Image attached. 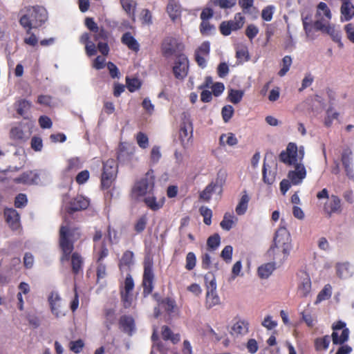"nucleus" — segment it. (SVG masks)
I'll return each mask as SVG.
<instances>
[{
	"mask_svg": "<svg viewBox=\"0 0 354 354\" xmlns=\"http://www.w3.org/2000/svg\"><path fill=\"white\" fill-rule=\"evenodd\" d=\"M291 237L288 230L280 227L275 232L273 243L267 252L270 258L282 263L289 255L291 250Z\"/></svg>",
	"mask_w": 354,
	"mask_h": 354,
	"instance_id": "nucleus-1",
	"label": "nucleus"
},
{
	"mask_svg": "<svg viewBox=\"0 0 354 354\" xmlns=\"http://www.w3.org/2000/svg\"><path fill=\"white\" fill-rule=\"evenodd\" d=\"M19 23L25 28L26 33L29 34L32 28L40 27L48 19L46 10L42 6H32L25 8L21 10Z\"/></svg>",
	"mask_w": 354,
	"mask_h": 354,
	"instance_id": "nucleus-2",
	"label": "nucleus"
},
{
	"mask_svg": "<svg viewBox=\"0 0 354 354\" xmlns=\"http://www.w3.org/2000/svg\"><path fill=\"white\" fill-rule=\"evenodd\" d=\"M316 20L314 21V28L316 31H321L330 35H334L335 26L330 24L332 13L328 5L324 2L318 3L315 13Z\"/></svg>",
	"mask_w": 354,
	"mask_h": 354,
	"instance_id": "nucleus-3",
	"label": "nucleus"
},
{
	"mask_svg": "<svg viewBox=\"0 0 354 354\" xmlns=\"http://www.w3.org/2000/svg\"><path fill=\"white\" fill-rule=\"evenodd\" d=\"M118 166L115 160L110 158L103 162L102 172L100 179L102 189H109L116 178Z\"/></svg>",
	"mask_w": 354,
	"mask_h": 354,
	"instance_id": "nucleus-4",
	"label": "nucleus"
},
{
	"mask_svg": "<svg viewBox=\"0 0 354 354\" xmlns=\"http://www.w3.org/2000/svg\"><path fill=\"white\" fill-rule=\"evenodd\" d=\"M153 261L151 259H145L144 261V272L142 280L143 288L142 295L147 297L151 295L154 288L155 274L153 269Z\"/></svg>",
	"mask_w": 354,
	"mask_h": 354,
	"instance_id": "nucleus-5",
	"label": "nucleus"
},
{
	"mask_svg": "<svg viewBox=\"0 0 354 354\" xmlns=\"http://www.w3.org/2000/svg\"><path fill=\"white\" fill-rule=\"evenodd\" d=\"M160 48L162 56L166 58L172 56L177 58L179 55H184L182 53L184 50L183 44L173 37H165L161 43Z\"/></svg>",
	"mask_w": 354,
	"mask_h": 354,
	"instance_id": "nucleus-6",
	"label": "nucleus"
},
{
	"mask_svg": "<svg viewBox=\"0 0 354 354\" xmlns=\"http://www.w3.org/2000/svg\"><path fill=\"white\" fill-rule=\"evenodd\" d=\"M153 187L154 178L147 174L145 178L135 183L131 189V197L136 201H139L140 198L145 196L147 194H151Z\"/></svg>",
	"mask_w": 354,
	"mask_h": 354,
	"instance_id": "nucleus-7",
	"label": "nucleus"
},
{
	"mask_svg": "<svg viewBox=\"0 0 354 354\" xmlns=\"http://www.w3.org/2000/svg\"><path fill=\"white\" fill-rule=\"evenodd\" d=\"M135 283L132 276L127 274L124 281L123 286L120 288V295L122 306L124 308H129L132 305L133 290Z\"/></svg>",
	"mask_w": 354,
	"mask_h": 354,
	"instance_id": "nucleus-8",
	"label": "nucleus"
},
{
	"mask_svg": "<svg viewBox=\"0 0 354 354\" xmlns=\"http://www.w3.org/2000/svg\"><path fill=\"white\" fill-rule=\"evenodd\" d=\"M245 17L241 12L235 14L234 19L224 21L219 26L221 33L224 36H228L232 31L240 30L245 24Z\"/></svg>",
	"mask_w": 354,
	"mask_h": 354,
	"instance_id": "nucleus-9",
	"label": "nucleus"
},
{
	"mask_svg": "<svg viewBox=\"0 0 354 354\" xmlns=\"http://www.w3.org/2000/svg\"><path fill=\"white\" fill-rule=\"evenodd\" d=\"M333 333L331 339L333 344L342 345L348 341L349 337V329L346 328V323L342 321H337L332 325Z\"/></svg>",
	"mask_w": 354,
	"mask_h": 354,
	"instance_id": "nucleus-10",
	"label": "nucleus"
},
{
	"mask_svg": "<svg viewBox=\"0 0 354 354\" xmlns=\"http://www.w3.org/2000/svg\"><path fill=\"white\" fill-rule=\"evenodd\" d=\"M192 122L188 114L183 113L179 131V139L184 148L188 145L189 140L192 138Z\"/></svg>",
	"mask_w": 354,
	"mask_h": 354,
	"instance_id": "nucleus-11",
	"label": "nucleus"
},
{
	"mask_svg": "<svg viewBox=\"0 0 354 354\" xmlns=\"http://www.w3.org/2000/svg\"><path fill=\"white\" fill-rule=\"evenodd\" d=\"M226 174L221 171L217 173V176L215 182L210 183L200 193V199L209 202L212 198V195L217 187L221 189L223 185L225 183Z\"/></svg>",
	"mask_w": 354,
	"mask_h": 354,
	"instance_id": "nucleus-12",
	"label": "nucleus"
},
{
	"mask_svg": "<svg viewBox=\"0 0 354 354\" xmlns=\"http://www.w3.org/2000/svg\"><path fill=\"white\" fill-rule=\"evenodd\" d=\"M69 254V253H68ZM68 261L70 263L71 272L75 277H82L84 266V258L77 252H72L68 255Z\"/></svg>",
	"mask_w": 354,
	"mask_h": 354,
	"instance_id": "nucleus-13",
	"label": "nucleus"
},
{
	"mask_svg": "<svg viewBox=\"0 0 354 354\" xmlns=\"http://www.w3.org/2000/svg\"><path fill=\"white\" fill-rule=\"evenodd\" d=\"M189 71V60L185 55H179L175 61L173 73L176 79L184 80Z\"/></svg>",
	"mask_w": 354,
	"mask_h": 354,
	"instance_id": "nucleus-14",
	"label": "nucleus"
},
{
	"mask_svg": "<svg viewBox=\"0 0 354 354\" xmlns=\"http://www.w3.org/2000/svg\"><path fill=\"white\" fill-rule=\"evenodd\" d=\"M281 162L288 165L297 163V146L295 143L290 142L286 151H282L279 155Z\"/></svg>",
	"mask_w": 354,
	"mask_h": 354,
	"instance_id": "nucleus-15",
	"label": "nucleus"
},
{
	"mask_svg": "<svg viewBox=\"0 0 354 354\" xmlns=\"http://www.w3.org/2000/svg\"><path fill=\"white\" fill-rule=\"evenodd\" d=\"M216 283L215 280H212L207 286V291L205 297V307L210 309L220 304V298L216 293Z\"/></svg>",
	"mask_w": 354,
	"mask_h": 354,
	"instance_id": "nucleus-16",
	"label": "nucleus"
},
{
	"mask_svg": "<svg viewBox=\"0 0 354 354\" xmlns=\"http://www.w3.org/2000/svg\"><path fill=\"white\" fill-rule=\"evenodd\" d=\"M46 176L44 172L39 174L37 171H28L22 174L19 177L15 178L14 181L16 183H21L25 185H38L41 183L40 176Z\"/></svg>",
	"mask_w": 354,
	"mask_h": 354,
	"instance_id": "nucleus-17",
	"label": "nucleus"
},
{
	"mask_svg": "<svg viewBox=\"0 0 354 354\" xmlns=\"http://www.w3.org/2000/svg\"><path fill=\"white\" fill-rule=\"evenodd\" d=\"M306 176V168L304 165L299 163H296L295 165V170H291L288 174V178L293 185L301 184Z\"/></svg>",
	"mask_w": 354,
	"mask_h": 354,
	"instance_id": "nucleus-18",
	"label": "nucleus"
},
{
	"mask_svg": "<svg viewBox=\"0 0 354 354\" xmlns=\"http://www.w3.org/2000/svg\"><path fill=\"white\" fill-rule=\"evenodd\" d=\"M90 201L82 196H77L68 203V214L87 209Z\"/></svg>",
	"mask_w": 354,
	"mask_h": 354,
	"instance_id": "nucleus-19",
	"label": "nucleus"
},
{
	"mask_svg": "<svg viewBox=\"0 0 354 354\" xmlns=\"http://www.w3.org/2000/svg\"><path fill=\"white\" fill-rule=\"evenodd\" d=\"M340 6V21L342 22L348 21L354 17V4L353 0H339Z\"/></svg>",
	"mask_w": 354,
	"mask_h": 354,
	"instance_id": "nucleus-20",
	"label": "nucleus"
},
{
	"mask_svg": "<svg viewBox=\"0 0 354 354\" xmlns=\"http://www.w3.org/2000/svg\"><path fill=\"white\" fill-rule=\"evenodd\" d=\"M4 215L6 222L13 230H17L20 226V216L17 211L15 209H6L4 211Z\"/></svg>",
	"mask_w": 354,
	"mask_h": 354,
	"instance_id": "nucleus-21",
	"label": "nucleus"
},
{
	"mask_svg": "<svg viewBox=\"0 0 354 354\" xmlns=\"http://www.w3.org/2000/svg\"><path fill=\"white\" fill-rule=\"evenodd\" d=\"M235 322L232 326L231 334L236 335H244L248 333L249 323L245 319L235 318Z\"/></svg>",
	"mask_w": 354,
	"mask_h": 354,
	"instance_id": "nucleus-22",
	"label": "nucleus"
},
{
	"mask_svg": "<svg viewBox=\"0 0 354 354\" xmlns=\"http://www.w3.org/2000/svg\"><path fill=\"white\" fill-rule=\"evenodd\" d=\"M109 253L106 242L103 241L100 245H94L93 257L95 263L104 262V259L108 257Z\"/></svg>",
	"mask_w": 354,
	"mask_h": 354,
	"instance_id": "nucleus-23",
	"label": "nucleus"
},
{
	"mask_svg": "<svg viewBox=\"0 0 354 354\" xmlns=\"http://www.w3.org/2000/svg\"><path fill=\"white\" fill-rule=\"evenodd\" d=\"M81 236V230L79 227L68 225V253H71L73 251V243L80 239Z\"/></svg>",
	"mask_w": 354,
	"mask_h": 354,
	"instance_id": "nucleus-24",
	"label": "nucleus"
},
{
	"mask_svg": "<svg viewBox=\"0 0 354 354\" xmlns=\"http://www.w3.org/2000/svg\"><path fill=\"white\" fill-rule=\"evenodd\" d=\"M143 201L149 209L156 212L163 207L165 203V198L162 197V198L157 201L156 197H155L153 195L149 194V196L144 198Z\"/></svg>",
	"mask_w": 354,
	"mask_h": 354,
	"instance_id": "nucleus-25",
	"label": "nucleus"
},
{
	"mask_svg": "<svg viewBox=\"0 0 354 354\" xmlns=\"http://www.w3.org/2000/svg\"><path fill=\"white\" fill-rule=\"evenodd\" d=\"M90 39L91 35L87 32L82 34L80 37V41L85 45L86 53L88 57L93 56L97 53L95 44Z\"/></svg>",
	"mask_w": 354,
	"mask_h": 354,
	"instance_id": "nucleus-26",
	"label": "nucleus"
},
{
	"mask_svg": "<svg viewBox=\"0 0 354 354\" xmlns=\"http://www.w3.org/2000/svg\"><path fill=\"white\" fill-rule=\"evenodd\" d=\"M325 212L330 216L332 214L341 212V201L337 196L332 195L329 203L324 205Z\"/></svg>",
	"mask_w": 354,
	"mask_h": 354,
	"instance_id": "nucleus-27",
	"label": "nucleus"
},
{
	"mask_svg": "<svg viewBox=\"0 0 354 354\" xmlns=\"http://www.w3.org/2000/svg\"><path fill=\"white\" fill-rule=\"evenodd\" d=\"M121 42L127 46L129 49L136 53L138 52L140 50V44L129 32H127L122 35Z\"/></svg>",
	"mask_w": 354,
	"mask_h": 354,
	"instance_id": "nucleus-28",
	"label": "nucleus"
},
{
	"mask_svg": "<svg viewBox=\"0 0 354 354\" xmlns=\"http://www.w3.org/2000/svg\"><path fill=\"white\" fill-rule=\"evenodd\" d=\"M10 137L16 143H22L28 138L21 126L14 127L10 129Z\"/></svg>",
	"mask_w": 354,
	"mask_h": 354,
	"instance_id": "nucleus-29",
	"label": "nucleus"
},
{
	"mask_svg": "<svg viewBox=\"0 0 354 354\" xmlns=\"http://www.w3.org/2000/svg\"><path fill=\"white\" fill-rule=\"evenodd\" d=\"M119 324L120 328L129 335H131L134 329V319L127 315H123L120 318Z\"/></svg>",
	"mask_w": 354,
	"mask_h": 354,
	"instance_id": "nucleus-30",
	"label": "nucleus"
},
{
	"mask_svg": "<svg viewBox=\"0 0 354 354\" xmlns=\"http://www.w3.org/2000/svg\"><path fill=\"white\" fill-rule=\"evenodd\" d=\"M15 107L17 113L26 118L32 107V103L26 100H19L15 102Z\"/></svg>",
	"mask_w": 354,
	"mask_h": 354,
	"instance_id": "nucleus-31",
	"label": "nucleus"
},
{
	"mask_svg": "<svg viewBox=\"0 0 354 354\" xmlns=\"http://www.w3.org/2000/svg\"><path fill=\"white\" fill-rule=\"evenodd\" d=\"M249 201L250 196H248L247 192L244 190L242 192L241 199L239 201L238 205H236L235 209L236 214L241 216L243 215L246 212L248 207Z\"/></svg>",
	"mask_w": 354,
	"mask_h": 354,
	"instance_id": "nucleus-32",
	"label": "nucleus"
},
{
	"mask_svg": "<svg viewBox=\"0 0 354 354\" xmlns=\"http://www.w3.org/2000/svg\"><path fill=\"white\" fill-rule=\"evenodd\" d=\"M302 24L304 27V30L305 33L308 38H313V30L314 28V22L312 21L311 15L310 14L304 16L301 15Z\"/></svg>",
	"mask_w": 354,
	"mask_h": 354,
	"instance_id": "nucleus-33",
	"label": "nucleus"
},
{
	"mask_svg": "<svg viewBox=\"0 0 354 354\" xmlns=\"http://www.w3.org/2000/svg\"><path fill=\"white\" fill-rule=\"evenodd\" d=\"M167 12L171 19L174 21L180 15V6L175 0H169L167 6Z\"/></svg>",
	"mask_w": 354,
	"mask_h": 354,
	"instance_id": "nucleus-34",
	"label": "nucleus"
},
{
	"mask_svg": "<svg viewBox=\"0 0 354 354\" xmlns=\"http://www.w3.org/2000/svg\"><path fill=\"white\" fill-rule=\"evenodd\" d=\"M311 290V281L308 275L306 274L305 277L301 281L298 286V294L303 297H306Z\"/></svg>",
	"mask_w": 354,
	"mask_h": 354,
	"instance_id": "nucleus-35",
	"label": "nucleus"
},
{
	"mask_svg": "<svg viewBox=\"0 0 354 354\" xmlns=\"http://www.w3.org/2000/svg\"><path fill=\"white\" fill-rule=\"evenodd\" d=\"M59 245L63 253L61 257V262L63 263L66 256V227L64 225L61 226L59 230Z\"/></svg>",
	"mask_w": 354,
	"mask_h": 354,
	"instance_id": "nucleus-36",
	"label": "nucleus"
},
{
	"mask_svg": "<svg viewBox=\"0 0 354 354\" xmlns=\"http://www.w3.org/2000/svg\"><path fill=\"white\" fill-rule=\"evenodd\" d=\"M59 296L57 293L53 292L51 295L49 297V302L51 306V310L52 312L57 316V317H62L64 316V313H62L59 310V308L60 306L59 305Z\"/></svg>",
	"mask_w": 354,
	"mask_h": 354,
	"instance_id": "nucleus-37",
	"label": "nucleus"
},
{
	"mask_svg": "<svg viewBox=\"0 0 354 354\" xmlns=\"http://www.w3.org/2000/svg\"><path fill=\"white\" fill-rule=\"evenodd\" d=\"M275 269L274 263H268L258 268V274L261 279H267Z\"/></svg>",
	"mask_w": 354,
	"mask_h": 354,
	"instance_id": "nucleus-38",
	"label": "nucleus"
},
{
	"mask_svg": "<svg viewBox=\"0 0 354 354\" xmlns=\"http://www.w3.org/2000/svg\"><path fill=\"white\" fill-rule=\"evenodd\" d=\"M268 165L264 161L262 169L263 180L268 185H272L275 180L276 172L268 170Z\"/></svg>",
	"mask_w": 354,
	"mask_h": 354,
	"instance_id": "nucleus-39",
	"label": "nucleus"
},
{
	"mask_svg": "<svg viewBox=\"0 0 354 354\" xmlns=\"http://www.w3.org/2000/svg\"><path fill=\"white\" fill-rule=\"evenodd\" d=\"M330 342V337L325 335L322 337L316 338L314 341L315 348L317 351L326 350Z\"/></svg>",
	"mask_w": 354,
	"mask_h": 354,
	"instance_id": "nucleus-40",
	"label": "nucleus"
},
{
	"mask_svg": "<svg viewBox=\"0 0 354 354\" xmlns=\"http://www.w3.org/2000/svg\"><path fill=\"white\" fill-rule=\"evenodd\" d=\"M132 153V152H129L127 151V147L125 146L124 144L121 143L119 145L118 150L117 152V158L118 161L121 162H124L126 161L130 160Z\"/></svg>",
	"mask_w": 354,
	"mask_h": 354,
	"instance_id": "nucleus-41",
	"label": "nucleus"
},
{
	"mask_svg": "<svg viewBox=\"0 0 354 354\" xmlns=\"http://www.w3.org/2000/svg\"><path fill=\"white\" fill-rule=\"evenodd\" d=\"M148 223L147 214L141 215L135 222L133 229L137 234H140L145 231Z\"/></svg>",
	"mask_w": 354,
	"mask_h": 354,
	"instance_id": "nucleus-42",
	"label": "nucleus"
},
{
	"mask_svg": "<svg viewBox=\"0 0 354 354\" xmlns=\"http://www.w3.org/2000/svg\"><path fill=\"white\" fill-rule=\"evenodd\" d=\"M108 275L107 266L104 262L96 263V282L100 283Z\"/></svg>",
	"mask_w": 354,
	"mask_h": 354,
	"instance_id": "nucleus-43",
	"label": "nucleus"
},
{
	"mask_svg": "<svg viewBox=\"0 0 354 354\" xmlns=\"http://www.w3.org/2000/svg\"><path fill=\"white\" fill-rule=\"evenodd\" d=\"M244 93L241 90H236V89H230L228 92V96L227 100L234 104H236L239 103L243 97Z\"/></svg>",
	"mask_w": 354,
	"mask_h": 354,
	"instance_id": "nucleus-44",
	"label": "nucleus"
},
{
	"mask_svg": "<svg viewBox=\"0 0 354 354\" xmlns=\"http://www.w3.org/2000/svg\"><path fill=\"white\" fill-rule=\"evenodd\" d=\"M126 85L131 93H133L136 91L140 88L142 86V82L136 77H126Z\"/></svg>",
	"mask_w": 354,
	"mask_h": 354,
	"instance_id": "nucleus-45",
	"label": "nucleus"
},
{
	"mask_svg": "<svg viewBox=\"0 0 354 354\" xmlns=\"http://www.w3.org/2000/svg\"><path fill=\"white\" fill-rule=\"evenodd\" d=\"M37 102L41 105L53 107L57 105V102L50 95H40L37 97Z\"/></svg>",
	"mask_w": 354,
	"mask_h": 354,
	"instance_id": "nucleus-46",
	"label": "nucleus"
},
{
	"mask_svg": "<svg viewBox=\"0 0 354 354\" xmlns=\"http://www.w3.org/2000/svg\"><path fill=\"white\" fill-rule=\"evenodd\" d=\"M234 215L232 213L226 212L224 214L223 219L221 222V227L225 230L229 231L233 226L234 224Z\"/></svg>",
	"mask_w": 354,
	"mask_h": 354,
	"instance_id": "nucleus-47",
	"label": "nucleus"
},
{
	"mask_svg": "<svg viewBox=\"0 0 354 354\" xmlns=\"http://www.w3.org/2000/svg\"><path fill=\"white\" fill-rule=\"evenodd\" d=\"M339 113L335 111L333 107H329L326 111V116L324 120V124L329 127L331 126L333 120H337Z\"/></svg>",
	"mask_w": 354,
	"mask_h": 354,
	"instance_id": "nucleus-48",
	"label": "nucleus"
},
{
	"mask_svg": "<svg viewBox=\"0 0 354 354\" xmlns=\"http://www.w3.org/2000/svg\"><path fill=\"white\" fill-rule=\"evenodd\" d=\"M91 37H93V40L95 41H106L108 39L107 32L104 30L103 27L100 28L97 31L92 32V35H91Z\"/></svg>",
	"mask_w": 354,
	"mask_h": 354,
	"instance_id": "nucleus-49",
	"label": "nucleus"
},
{
	"mask_svg": "<svg viewBox=\"0 0 354 354\" xmlns=\"http://www.w3.org/2000/svg\"><path fill=\"white\" fill-rule=\"evenodd\" d=\"M133 252L130 250L125 251L120 259V267L121 266H129L133 263Z\"/></svg>",
	"mask_w": 354,
	"mask_h": 354,
	"instance_id": "nucleus-50",
	"label": "nucleus"
},
{
	"mask_svg": "<svg viewBox=\"0 0 354 354\" xmlns=\"http://www.w3.org/2000/svg\"><path fill=\"white\" fill-rule=\"evenodd\" d=\"M199 212L201 216L203 217V222L205 224L209 225L212 223V211L205 206H202L199 209Z\"/></svg>",
	"mask_w": 354,
	"mask_h": 354,
	"instance_id": "nucleus-51",
	"label": "nucleus"
},
{
	"mask_svg": "<svg viewBox=\"0 0 354 354\" xmlns=\"http://www.w3.org/2000/svg\"><path fill=\"white\" fill-rule=\"evenodd\" d=\"M223 9L231 8L236 4V0H212L210 2Z\"/></svg>",
	"mask_w": 354,
	"mask_h": 354,
	"instance_id": "nucleus-52",
	"label": "nucleus"
},
{
	"mask_svg": "<svg viewBox=\"0 0 354 354\" xmlns=\"http://www.w3.org/2000/svg\"><path fill=\"white\" fill-rule=\"evenodd\" d=\"M234 109L232 105H225L222 108L221 115L225 122H228L232 118Z\"/></svg>",
	"mask_w": 354,
	"mask_h": 354,
	"instance_id": "nucleus-53",
	"label": "nucleus"
},
{
	"mask_svg": "<svg viewBox=\"0 0 354 354\" xmlns=\"http://www.w3.org/2000/svg\"><path fill=\"white\" fill-rule=\"evenodd\" d=\"M105 326L108 329H110L111 326L115 322V310L112 308H109L105 310Z\"/></svg>",
	"mask_w": 354,
	"mask_h": 354,
	"instance_id": "nucleus-54",
	"label": "nucleus"
},
{
	"mask_svg": "<svg viewBox=\"0 0 354 354\" xmlns=\"http://www.w3.org/2000/svg\"><path fill=\"white\" fill-rule=\"evenodd\" d=\"M352 152L349 149L344 150L342 154L341 160L342 162V165L345 169V171L348 173L350 171V165H351V156Z\"/></svg>",
	"mask_w": 354,
	"mask_h": 354,
	"instance_id": "nucleus-55",
	"label": "nucleus"
},
{
	"mask_svg": "<svg viewBox=\"0 0 354 354\" xmlns=\"http://www.w3.org/2000/svg\"><path fill=\"white\" fill-rule=\"evenodd\" d=\"M291 64L292 58L290 57V56H285L282 59V68L279 71L278 75L280 77L284 76L289 71Z\"/></svg>",
	"mask_w": 354,
	"mask_h": 354,
	"instance_id": "nucleus-56",
	"label": "nucleus"
},
{
	"mask_svg": "<svg viewBox=\"0 0 354 354\" xmlns=\"http://www.w3.org/2000/svg\"><path fill=\"white\" fill-rule=\"evenodd\" d=\"M221 243V238L218 234H214L210 236L207 241V245L209 249L212 250H216Z\"/></svg>",
	"mask_w": 354,
	"mask_h": 354,
	"instance_id": "nucleus-57",
	"label": "nucleus"
},
{
	"mask_svg": "<svg viewBox=\"0 0 354 354\" xmlns=\"http://www.w3.org/2000/svg\"><path fill=\"white\" fill-rule=\"evenodd\" d=\"M185 261V268L187 270H192L195 268L196 264V257L195 254L192 252H188L186 256Z\"/></svg>",
	"mask_w": 354,
	"mask_h": 354,
	"instance_id": "nucleus-58",
	"label": "nucleus"
},
{
	"mask_svg": "<svg viewBox=\"0 0 354 354\" xmlns=\"http://www.w3.org/2000/svg\"><path fill=\"white\" fill-rule=\"evenodd\" d=\"M215 28L208 21H202L200 24V31L203 35H209Z\"/></svg>",
	"mask_w": 354,
	"mask_h": 354,
	"instance_id": "nucleus-59",
	"label": "nucleus"
},
{
	"mask_svg": "<svg viewBox=\"0 0 354 354\" xmlns=\"http://www.w3.org/2000/svg\"><path fill=\"white\" fill-rule=\"evenodd\" d=\"M332 293V288L330 284L326 285L317 295V301H321L330 297Z\"/></svg>",
	"mask_w": 354,
	"mask_h": 354,
	"instance_id": "nucleus-60",
	"label": "nucleus"
},
{
	"mask_svg": "<svg viewBox=\"0 0 354 354\" xmlns=\"http://www.w3.org/2000/svg\"><path fill=\"white\" fill-rule=\"evenodd\" d=\"M136 141L138 146L142 149H146L149 146V139L147 135L141 131L136 135Z\"/></svg>",
	"mask_w": 354,
	"mask_h": 354,
	"instance_id": "nucleus-61",
	"label": "nucleus"
},
{
	"mask_svg": "<svg viewBox=\"0 0 354 354\" xmlns=\"http://www.w3.org/2000/svg\"><path fill=\"white\" fill-rule=\"evenodd\" d=\"M336 272L337 275L341 278H346L348 277V265L346 263H338L336 266Z\"/></svg>",
	"mask_w": 354,
	"mask_h": 354,
	"instance_id": "nucleus-62",
	"label": "nucleus"
},
{
	"mask_svg": "<svg viewBox=\"0 0 354 354\" xmlns=\"http://www.w3.org/2000/svg\"><path fill=\"white\" fill-rule=\"evenodd\" d=\"M236 57L241 62H247L250 59V55L246 47H242L236 52Z\"/></svg>",
	"mask_w": 354,
	"mask_h": 354,
	"instance_id": "nucleus-63",
	"label": "nucleus"
},
{
	"mask_svg": "<svg viewBox=\"0 0 354 354\" xmlns=\"http://www.w3.org/2000/svg\"><path fill=\"white\" fill-rule=\"evenodd\" d=\"M344 30L347 39L354 44V25L351 23L347 24L344 26Z\"/></svg>",
	"mask_w": 354,
	"mask_h": 354,
	"instance_id": "nucleus-64",
	"label": "nucleus"
}]
</instances>
